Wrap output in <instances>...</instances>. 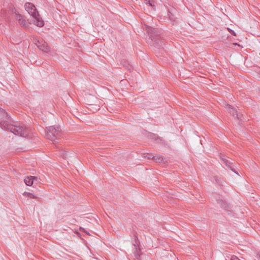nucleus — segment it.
Here are the masks:
<instances>
[{"instance_id":"dca6fc26","label":"nucleus","mask_w":260,"mask_h":260,"mask_svg":"<svg viewBox=\"0 0 260 260\" xmlns=\"http://www.w3.org/2000/svg\"><path fill=\"white\" fill-rule=\"evenodd\" d=\"M146 30L147 31V32H148V33L155 32L153 28H152L150 26H147V25L146 26Z\"/></svg>"},{"instance_id":"2eb2a0df","label":"nucleus","mask_w":260,"mask_h":260,"mask_svg":"<svg viewBox=\"0 0 260 260\" xmlns=\"http://www.w3.org/2000/svg\"><path fill=\"white\" fill-rule=\"evenodd\" d=\"M144 157L145 158H147L148 159L153 160V157H154V155H153V154L147 153V154H144Z\"/></svg>"},{"instance_id":"20e7f679","label":"nucleus","mask_w":260,"mask_h":260,"mask_svg":"<svg viewBox=\"0 0 260 260\" xmlns=\"http://www.w3.org/2000/svg\"><path fill=\"white\" fill-rule=\"evenodd\" d=\"M15 18L18 21L20 25L23 28H27L29 26V22L26 20L25 17L19 14L17 11H15Z\"/></svg>"},{"instance_id":"ddd939ff","label":"nucleus","mask_w":260,"mask_h":260,"mask_svg":"<svg viewBox=\"0 0 260 260\" xmlns=\"http://www.w3.org/2000/svg\"><path fill=\"white\" fill-rule=\"evenodd\" d=\"M23 194L26 197H28L31 199H35L37 198L35 195H34L32 193L30 192H24Z\"/></svg>"},{"instance_id":"a211bd4d","label":"nucleus","mask_w":260,"mask_h":260,"mask_svg":"<svg viewBox=\"0 0 260 260\" xmlns=\"http://www.w3.org/2000/svg\"><path fill=\"white\" fill-rule=\"evenodd\" d=\"M80 231L89 235V233L83 228L80 227Z\"/></svg>"},{"instance_id":"6e6552de","label":"nucleus","mask_w":260,"mask_h":260,"mask_svg":"<svg viewBox=\"0 0 260 260\" xmlns=\"http://www.w3.org/2000/svg\"><path fill=\"white\" fill-rule=\"evenodd\" d=\"M37 179V177L35 176H27L24 179L25 184L27 186L32 185L34 181Z\"/></svg>"},{"instance_id":"423d86ee","label":"nucleus","mask_w":260,"mask_h":260,"mask_svg":"<svg viewBox=\"0 0 260 260\" xmlns=\"http://www.w3.org/2000/svg\"><path fill=\"white\" fill-rule=\"evenodd\" d=\"M36 44L40 50L45 52H49L50 50L47 43L43 40H38Z\"/></svg>"},{"instance_id":"f03ea898","label":"nucleus","mask_w":260,"mask_h":260,"mask_svg":"<svg viewBox=\"0 0 260 260\" xmlns=\"http://www.w3.org/2000/svg\"><path fill=\"white\" fill-rule=\"evenodd\" d=\"M24 7L28 13L35 19V24L39 27H42L44 24V21L37 11L35 6L31 3H26Z\"/></svg>"},{"instance_id":"39448f33","label":"nucleus","mask_w":260,"mask_h":260,"mask_svg":"<svg viewBox=\"0 0 260 260\" xmlns=\"http://www.w3.org/2000/svg\"><path fill=\"white\" fill-rule=\"evenodd\" d=\"M225 108L233 117H236L238 119H241L242 115L240 113H238L237 110L233 106L225 104Z\"/></svg>"},{"instance_id":"4468645a","label":"nucleus","mask_w":260,"mask_h":260,"mask_svg":"<svg viewBox=\"0 0 260 260\" xmlns=\"http://www.w3.org/2000/svg\"><path fill=\"white\" fill-rule=\"evenodd\" d=\"M148 136L150 139H154V140H156L158 138V136L157 135L152 133H149Z\"/></svg>"},{"instance_id":"f8f14e48","label":"nucleus","mask_w":260,"mask_h":260,"mask_svg":"<svg viewBox=\"0 0 260 260\" xmlns=\"http://www.w3.org/2000/svg\"><path fill=\"white\" fill-rule=\"evenodd\" d=\"M145 3L148 5L149 6L152 7L154 9L155 2L154 0H144Z\"/></svg>"},{"instance_id":"1a4fd4ad","label":"nucleus","mask_w":260,"mask_h":260,"mask_svg":"<svg viewBox=\"0 0 260 260\" xmlns=\"http://www.w3.org/2000/svg\"><path fill=\"white\" fill-rule=\"evenodd\" d=\"M217 202L222 208L226 211H230V206L226 202L222 200H217Z\"/></svg>"},{"instance_id":"0eeeda50","label":"nucleus","mask_w":260,"mask_h":260,"mask_svg":"<svg viewBox=\"0 0 260 260\" xmlns=\"http://www.w3.org/2000/svg\"><path fill=\"white\" fill-rule=\"evenodd\" d=\"M149 36V41L150 43H153V44H158V40L160 36L158 34H148Z\"/></svg>"},{"instance_id":"f257e3e1","label":"nucleus","mask_w":260,"mask_h":260,"mask_svg":"<svg viewBox=\"0 0 260 260\" xmlns=\"http://www.w3.org/2000/svg\"><path fill=\"white\" fill-rule=\"evenodd\" d=\"M0 119L2 120L0 124L2 128L9 131L14 134L21 137H26L29 133L28 129L24 124L9 123L10 116L3 109L0 108Z\"/></svg>"},{"instance_id":"412c9836","label":"nucleus","mask_w":260,"mask_h":260,"mask_svg":"<svg viewBox=\"0 0 260 260\" xmlns=\"http://www.w3.org/2000/svg\"><path fill=\"white\" fill-rule=\"evenodd\" d=\"M232 34L234 36H236V33Z\"/></svg>"},{"instance_id":"9d476101","label":"nucleus","mask_w":260,"mask_h":260,"mask_svg":"<svg viewBox=\"0 0 260 260\" xmlns=\"http://www.w3.org/2000/svg\"><path fill=\"white\" fill-rule=\"evenodd\" d=\"M222 162L226 166H227L229 168H230L232 171H233L235 173H237L235 172V170L232 168V163L230 160H228L226 158H222Z\"/></svg>"},{"instance_id":"6ab92c4d","label":"nucleus","mask_w":260,"mask_h":260,"mask_svg":"<svg viewBox=\"0 0 260 260\" xmlns=\"http://www.w3.org/2000/svg\"><path fill=\"white\" fill-rule=\"evenodd\" d=\"M231 260H240V259H239L237 257L235 256V257H232V258L231 259Z\"/></svg>"},{"instance_id":"aec40b11","label":"nucleus","mask_w":260,"mask_h":260,"mask_svg":"<svg viewBox=\"0 0 260 260\" xmlns=\"http://www.w3.org/2000/svg\"><path fill=\"white\" fill-rule=\"evenodd\" d=\"M228 30H229V31H230V32H232V33H234V31L231 30H230L229 28H228Z\"/></svg>"},{"instance_id":"f3484780","label":"nucleus","mask_w":260,"mask_h":260,"mask_svg":"<svg viewBox=\"0 0 260 260\" xmlns=\"http://www.w3.org/2000/svg\"><path fill=\"white\" fill-rule=\"evenodd\" d=\"M61 155H62V156L64 158H67V156H68V153H67V152L64 151H62V152H61Z\"/></svg>"},{"instance_id":"7ed1b4c3","label":"nucleus","mask_w":260,"mask_h":260,"mask_svg":"<svg viewBox=\"0 0 260 260\" xmlns=\"http://www.w3.org/2000/svg\"><path fill=\"white\" fill-rule=\"evenodd\" d=\"M46 136L50 141H54L61 135V129L58 126H50L46 128Z\"/></svg>"},{"instance_id":"9b49d317","label":"nucleus","mask_w":260,"mask_h":260,"mask_svg":"<svg viewBox=\"0 0 260 260\" xmlns=\"http://www.w3.org/2000/svg\"><path fill=\"white\" fill-rule=\"evenodd\" d=\"M153 160L156 162H161L164 160V158L160 155H155L153 157Z\"/></svg>"}]
</instances>
